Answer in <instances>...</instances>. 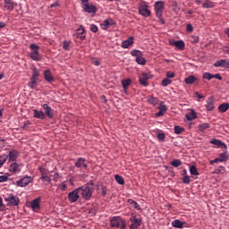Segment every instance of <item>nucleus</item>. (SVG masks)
<instances>
[{"label":"nucleus","mask_w":229,"mask_h":229,"mask_svg":"<svg viewBox=\"0 0 229 229\" xmlns=\"http://www.w3.org/2000/svg\"><path fill=\"white\" fill-rule=\"evenodd\" d=\"M40 75H41V70L38 69L37 67H32V76L30 77L28 87L31 89H37L38 85L40 84Z\"/></svg>","instance_id":"nucleus-1"},{"label":"nucleus","mask_w":229,"mask_h":229,"mask_svg":"<svg viewBox=\"0 0 229 229\" xmlns=\"http://www.w3.org/2000/svg\"><path fill=\"white\" fill-rule=\"evenodd\" d=\"M80 193H81L84 199L89 201L91 199L92 193L94 191L93 184H87L86 186L80 187Z\"/></svg>","instance_id":"nucleus-2"},{"label":"nucleus","mask_w":229,"mask_h":229,"mask_svg":"<svg viewBox=\"0 0 229 229\" xmlns=\"http://www.w3.org/2000/svg\"><path fill=\"white\" fill-rule=\"evenodd\" d=\"M131 225H130V229H139V227L140 226L141 223H142V219L140 217V216L139 215H135V213H132L131 215Z\"/></svg>","instance_id":"nucleus-3"},{"label":"nucleus","mask_w":229,"mask_h":229,"mask_svg":"<svg viewBox=\"0 0 229 229\" xmlns=\"http://www.w3.org/2000/svg\"><path fill=\"white\" fill-rule=\"evenodd\" d=\"M139 13L145 18H148L150 16L151 12L146 1H141V3L139 4Z\"/></svg>","instance_id":"nucleus-4"},{"label":"nucleus","mask_w":229,"mask_h":229,"mask_svg":"<svg viewBox=\"0 0 229 229\" xmlns=\"http://www.w3.org/2000/svg\"><path fill=\"white\" fill-rule=\"evenodd\" d=\"M111 226L114 228L125 229L126 222L125 220H123L120 216H114L111 219Z\"/></svg>","instance_id":"nucleus-5"},{"label":"nucleus","mask_w":229,"mask_h":229,"mask_svg":"<svg viewBox=\"0 0 229 229\" xmlns=\"http://www.w3.org/2000/svg\"><path fill=\"white\" fill-rule=\"evenodd\" d=\"M4 201L8 202L7 206L9 207H16L21 204V199L18 196L13 195L11 193L9 196L4 198Z\"/></svg>","instance_id":"nucleus-6"},{"label":"nucleus","mask_w":229,"mask_h":229,"mask_svg":"<svg viewBox=\"0 0 229 229\" xmlns=\"http://www.w3.org/2000/svg\"><path fill=\"white\" fill-rule=\"evenodd\" d=\"M81 187L74 189L72 191L68 193V200L70 202H77L80 199Z\"/></svg>","instance_id":"nucleus-7"},{"label":"nucleus","mask_w":229,"mask_h":229,"mask_svg":"<svg viewBox=\"0 0 229 229\" xmlns=\"http://www.w3.org/2000/svg\"><path fill=\"white\" fill-rule=\"evenodd\" d=\"M164 7H165L164 1H157V3H155L154 8L156 11V15L157 16L158 19L162 18Z\"/></svg>","instance_id":"nucleus-8"},{"label":"nucleus","mask_w":229,"mask_h":229,"mask_svg":"<svg viewBox=\"0 0 229 229\" xmlns=\"http://www.w3.org/2000/svg\"><path fill=\"white\" fill-rule=\"evenodd\" d=\"M83 4V9L85 12L88 13H96L97 12V7L93 4H89V0H81Z\"/></svg>","instance_id":"nucleus-9"},{"label":"nucleus","mask_w":229,"mask_h":229,"mask_svg":"<svg viewBox=\"0 0 229 229\" xmlns=\"http://www.w3.org/2000/svg\"><path fill=\"white\" fill-rule=\"evenodd\" d=\"M74 165L78 169H87L89 166V163L85 157H78Z\"/></svg>","instance_id":"nucleus-10"},{"label":"nucleus","mask_w":229,"mask_h":229,"mask_svg":"<svg viewBox=\"0 0 229 229\" xmlns=\"http://www.w3.org/2000/svg\"><path fill=\"white\" fill-rule=\"evenodd\" d=\"M42 108L44 109L45 118H47V117L54 118L55 117L53 108L51 106H49V105H47V103H44L42 105Z\"/></svg>","instance_id":"nucleus-11"},{"label":"nucleus","mask_w":229,"mask_h":229,"mask_svg":"<svg viewBox=\"0 0 229 229\" xmlns=\"http://www.w3.org/2000/svg\"><path fill=\"white\" fill-rule=\"evenodd\" d=\"M40 202H41V198L40 196L38 198H36V199H33L30 202V208L34 211H39L41 207H40Z\"/></svg>","instance_id":"nucleus-12"},{"label":"nucleus","mask_w":229,"mask_h":229,"mask_svg":"<svg viewBox=\"0 0 229 229\" xmlns=\"http://www.w3.org/2000/svg\"><path fill=\"white\" fill-rule=\"evenodd\" d=\"M33 182V177L26 176V177H23L21 180H19L17 182V184L20 187H26L30 184V182Z\"/></svg>","instance_id":"nucleus-13"},{"label":"nucleus","mask_w":229,"mask_h":229,"mask_svg":"<svg viewBox=\"0 0 229 229\" xmlns=\"http://www.w3.org/2000/svg\"><path fill=\"white\" fill-rule=\"evenodd\" d=\"M9 171L10 173H13V174L21 173V165H19V163H17L16 161H14L13 163H11L9 166Z\"/></svg>","instance_id":"nucleus-14"},{"label":"nucleus","mask_w":229,"mask_h":229,"mask_svg":"<svg viewBox=\"0 0 229 229\" xmlns=\"http://www.w3.org/2000/svg\"><path fill=\"white\" fill-rule=\"evenodd\" d=\"M150 76L148 73L140 74L139 81L140 84L144 85V87L148 86V80H149Z\"/></svg>","instance_id":"nucleus-15"},{"label":"nucleus","mask_w":229,"mask_h":229,"mask_svg":"<svg viewBox=\"0 0 229 229\" xmlns=\"http://www.w3.org/2000/svg\"><path fill=\"white\" fill-rule=\"evenodd\" d=\"M44 78L49 83L55 82V76H53L51 70H45Z\"/></svg>","instance_id":"nucleus-16"},{"label":"nucleus","mask_w":229,"mask_h":229,"mask_svg":"<svg viewBox=\"0 0 229 229\" xmlns=\"http://www.w3.org/2000/svg\"><path fill=\"white\" fill-rule=\"evenodd\" d=\"M214 65L215 67H225V69H229V59L216 61Z\"/></svg>","instance_id":"nucleus-17"},{"label":"nucleus","mask_w":229,"mask_h":229,"mask_svg":"<svg viewBox=\"0 0 229 229\" xmlns=\"http://www.w3.org/2000/svg\"><path fill=\"white\" fill-rule=\"evenodd\" d=\"M8 157L11 162H15L17 157H19V151H17V149H11V151H9Z\"/></svg>","instance_id":"nucleus-18"},{"label":"nucleus","mask_w":229,"mask_h":229,"mask_svg":"<svg viewBox=\"0 0 229 229\" xmlns=\"http://www.w3.org/2000/svg\"><path fill=\"white\" fill-rule=\"evenodd\" d=\"M33 117L38 118L39 120H45L46 114L44 111H38V109H33Z\"/></svg>","instance_id":"nucleus-19"},{"label":"nucleus","mask_w":229,"mask_h":229,"mask_svg":"<svg viewBox=\"0 0 229 229\" xmlns=\"http://www.w3.org/2000/svg\"><path fill=\"white\" fill-rule=\"evenodd\" d=\"M133 43H134V38L131 37L127 40L122 41V47L128 48V47H131L133 45Z\"/></svg>","instance_id":"nucleus-20"},{"label":"nucleus","mask_w":229,"mask_h":229,"mask_svg":"<svg viewBox=\"0 0 229 229\" xmlns=\"http://www.w3.org/2000/svg\"><path fill=\"white\" fill-rule=\"evenodd\" d=\"M211 144H213L214 146H216L218 148H227V145L225 144V142H223V140H212Z\"/></svg>","instance_id":"nucleus-21"},{"label":"nucleus","mask_w":229,"mask_h":229,"mask_svg":"<svg viewBox=\"0 0 229 229\" xmlns=\"http://www.w3.org/2000/svg\"><path fill=\"white\" fill-rule=\"evenodd\" d=\"M158 109L159 111L157 112L156 117H162L167 111V106H165V105H160Z\"/></svg>","instance_id":"nucleus-22"},{"label":"nucleus","mask_w":229,"mask_h":229,"mask_svg":"<svg viewBox=\"0 0 229 229\" xmlns=\"http://www.w3.org/2000/svg\"><path fill=\"white\" fill-rule=\"evenodd\" d=\"M136 63L138 64H140V65H145L146 63H147L146 58H144V56H142V52L141 51H140L138 58H136Z\"/></svg>","instance_id":"nucleus-23"},{"label":"nucleus","mask_w":229,"mask_h":229,"mask_svg":"<svg viewBox=\"0 0 229 229\" xmlns=\"http://www.w3.org/2000/svg\"><path fill=\"white\" fill-rule=\"evenodd\" d=\"M207 110L208 111H214L215 109V105H214V100L211 98H208L207 100Z\"/></svg>","instance_id":"nucleus-24"},{"label":"nucleus","mask_w":229,"mask_h":229,"mask_svg":"<svg viewBox=\"0 0 229 229\" xmlns=\"http://www.w3.org/2000/svg\"><path fill=\"white\" fill-rule=\"evenodd\" d=\"M228 151H227V148L224 149L223 153L219 154V159L220 162H226V160H228Z\"/></svg>","instance_id":"nucleus-25"},{"label":"nucleus","mask_w":229,"mask_h":229,"mask_svg":"<svg viewBox=\"0 0 229 229\" xmlns=\"http://www.w3.org/2000/svg\"><path fill=\"white\" fill-rule=\"evenodd\" d=\"M215 5L216 4L210 0H206L205 3L202 4V7L204 9H212L213 7H215Z\"/></svg>","instance_id":"nucleus-26"},{"label":"nucleus","mask_w":229,"mask_h":229,"mask_svg":"<svg viewBox=\"0 0 229 229\" xmlns=\"http://www.w3.org/2000/svg\"><path fill=\"white\" fill-rule=\"evenodd\" d=\"M183 222L179 219L173 220L172 222V226H174V228H183Z\"/></svg>","instance_id":"nucleus-27"},{"label":"nucleus","mask_w":229,"mask_h":229,"mask_svg":"<svg viewBox=\"0 0 229 229\" xmlns=\"http://www.w3.org/2000/svg\"><path fill=\"white\" fill-rule=\"evenodd\" d=\"M114 24H115V22H114V19H106L102 23L103 27H105L106 29H107L111 25H114Z\"/></svg>","instance_id":"nucleus-28"},{"label":"nucleus","mask_w":229,"mask_h":229,"mask_svg":"<svg viewBox=\"0 0 229 229\" xmlns=\"http://www.w3.org/2000/svg\"><path fill=\"white\" fill-rule=\"evenodd\" d=\"M32 52H30V55H35L40 50V47L38 45H36V43H32L30 47Z\"/></svg>","instance_id":"nucleus-29"},{"label":"nucleus","mask_w":229,"mask_h":229,"mask_svg":"<svg viewBox=\"0 0 229 229\" xmlns=\"http://www.w3.org/2000/svg\"><path fill=\"white\" fill-rule=\"evenodd\" d=\"M196 81H197V78H196V76H194L193 74L188 76V77L185 79L186 84H189V85L194 84V82H196Z\"/></svg>","instance_id":"nucleus-30"},{"label":"nucleus","mask_w":229,"mask_h":229,"mask_svg":"<svg viewBox=\"0 0 229 229\" xmlns=\"http://www.w3.org/2000/svg\"><path fill=\"white\" fill-rule=\"evenodd\" d=\"M30 58L34 60V62H41L42 55L39 51H38L35 55H30Z\"/></svg>","instance_id":"nucleus-31"},{"label":"nucleus","mask_w":229,"mask_h":229,"mask_svg":"<svg viewBox=\"0 0 229 229\" xmlns=\"http://www.w3.org/2000/svg\"><path fill=\"white\" fill-rule=\"evenodd\" d=\"M148 102L156 106V105L158 104L159 100L158 98H154L153 96H148Z\"/></svg>","instance_id":"nucleus-32"},{"label":"nucleus","mask_w":229,"mask_h":229,"mask_svg":"<svg viewBox=\"0 0 229 229\" xmlns=\"http://www.w3.org/2000/svg\"><path fill=\"white\" fill-rule=\"evenodd\" d=\"M128 202L130 206H131L133 208H136V210H141V207L140 206V204H138L136 200L129 199Z\"/></svg>","instance_id":"nucleus-33"},{"label":"nucleus","mask_w":229,"mask_h":229,"mask_svg":"<svg viewBox=\"0 0 229 229\" xmlns=\"http://www.w3.org/2000/svg\"><path fill=\"white\" fill-rule=\"evenodd\" d=\"M5 9L7 10H13L14 9V3L12 0H4Z\"/></svg>","instance_id":"nucleus-34"},{"label":"nucleus","mask_w":229,"mask_h":229,"mask_svg":"<svg viewBox=\"0 0 229 229\" xmlns=\"http://www.w3.org/2000/svg\"><path fill=\"white\" fill-rule=\"evenodd\" d=\"M174 45L178 49H184V47H185V43L183 40L174 41Z\"/></svg>","instance_id":"nucleus-35"},{"label":"nucleus","mask_w":229,"mask_h":229,"mask_svg":"<svg viewBox=\"0 0 229 229\" xmlns=\"http://www.w3.org/2000/svg\"><path fill=\"white\" fill-rule=\"evenodd\" d=\"M131 84V79H123V81H122V86L125 90L128 89V87H130Z\"/></svg>","instance_id":"nucleus-36"},{"label":"nucleus","mask_w":229,"mask_h":229,"mask_svg":"<svg viewBox=\"0 0 229 229\" xmlns=\"http://www.w3.org/2000/svg\"><path fill=\"white\" fill-rule=\"evenodd\" d=\"M218 108L220 112H226L229 109V103H222Z\"/></svg>","instance_id":"nucleus-37"},{"label":"nucleus","mask_w":229,"mask_h":229,"mask_svg":"<svg viewBox=\"0 0 229 229\" xmlns=\"http://www.w3.org/2000/svg\"><path fill=\"white\" fill-rule=\"evenodd\" d=\"M190 173L191 174V175H199V172H198L197 166H195L194 165L190 166Z\"/></svg>","instance_id":"nucleus-38"},{"label":"nucleus","mask_w":229,"mask_h":229,"mask_svg":"<svg viewBox=\"0 0 229 229\" xmlns=\"http://www.w3.org/2000/svg\"><path fill=\"white\" fill-rule=\"evenodd\" d=\"M171 165L174 166V168H178V166H181V165H182V162L179 158H175L172 161Z\"/></svg>","instance_id":"nucleus-39"},{"label":"nucleus","mask_w":229,"mask_h":229,"mask_svg":"<svg viewBox=\"0 0 229 229\" xmlns=\"http://www.w3.org/2000/svg\"><path fill=\"white\" fill-rule=\"evenodd\" d=\"M208 127H210V124H208V123H202V124L199 125V129L201 131H207V129H208Z\"/></svg>","instance_id":"nucleus-40"},{"label":"nucleus","mask_w":229,"mask_h":229,"mask_svg":"<svg viewBox=\"0 0 229 229\" xmlns=\"http://www.w3.org/2000/svg\"><path fill=\"white\" fill-rule=\"evenodd\" d=\"M8 157H9L8 154H2V156H0L2 167L4 166V165L5 164V162H7Z\"/></svg>","instance_id":"nucleus-41"},{"label":"nucleus","mask_w":229,"mask_h":229,"mask_svg":"<svg viewBox=\"0 0 229 229\" xmlns=\"http://www.w3.org/2000/svg\"><path fill=\"white\" fill-rule=\"evenodd\" d=\"M184 131L185 129H183V127H181L180 125L174 126V133H176L177 135H181V133H182V131Z\"/></svg>","instance_id":"nucleus-42"},{"label":"nucleus","mask_w":229,"mask_h":229,"mask_svg":"<svg viewBox=\"0 0 229 229\" xmlns=\"http://www.w3.org/2000/svg\"><path fill=\"white\" fill-rule=\"evenodd\" d=\"M172 84V79H169L168 76H166V78L163 79L162 81V85L164 87H167V85Z\"/></svg>","instance_id":"nucleus-43"},{"label":"nucleus","mask_w":229,"mask_h":229,"mask_svg":"<svg viewBox=\"0 0 229 229\" xmlns=\"http://www.w3.org/2000/svg\"><path fill=\"white\" fill-rule=\"evenodd\" d=\"M114 179L116 180V182L119 183V184H124V178L123 177H122V175H118V174H116V175H114Z\"/></svg>","instance_id":"nucleus-44"},{"label":"nucleus","mask_w":229,"mask_h":229,"mask_svg":"<svg viewBox=\"0 0 229 229\" xmlns=\"http://www.w3.org/2000/svg\"><path fill=\"white\" fill-rule=\"evenodd\" d=\"M77 31L78 32L75 34V36H77V38H80L81 34H84L85 33V28L83 27V25H81V27L78 28Z\"/></svg>","instance_id":"nucleus-45"},{"label":"nucleus","mask_w":229,"mask_h":229,"mask_svg":"<svg viewBox=\"0 0 229 229\" xmlns=\"http://www.w3.org/2000/svg\"><path fill=\"white\" fill-rule=\"evenodd\" d=\"M214 78V74H212V73H209V72H205V73H203V79L204 80H208V81H210V80H212Z\"/></svg>","instance_id":"nucleus-46"},{"label":"nucleus","mask_w":229,"mask_h":229,"mask_svg":"<svg viewBox=\"0 0 229 229\" xmlns=\"http://www.w3.org/2000/svg\"><path fill=\"white\" fill-rule=\"evenodd\" d=\"M186 118H187V120H189V121L194 120L195 118H197V114H196V112H191V114L186 115Z\"/></svg>","instance_id":"nucleus-47"},{"label":"nucleus","mask_w":229,"mask_h":229,"mask_svg":"<svg viewBox=\"0 0 229 229\" xmlns=\"http://www.w3.org/2000/svg\"><path fill=\"white\" fill-rule=\"evenodd\" d=\"M70 47H71L70 41L64 40V43H63V48H64L65 51H69Z\"/></svg>","instance_id":"nucleus-48"},{"label":"nucleus","mask_w":229,"mask_h":229,"mask_svg":"<svg viewBox=\"0 0 229 229\" xmlns=\"http://www.w3.org/2000/svg\"><path fill=\"white\" fill-rule=\"evenodd\" d=\"M41 180H43V182H51L52 180L49 177V175H47V173L45 174V175H43L42 177H40Z\"/></svg>","instance_id":"nucleus-49"},{"label":"nucleus","mask_w":229,"mask_h":229,"mask_svg":"<svg viewBox=\"0 0 229 229\" xmlns=\"http://www.w3.org/2000/svg\"><path fill=\"white\" fill-rule=\"evenodd\" d=\"M59 189H61V191H64L67 189V182H61V184H59Z\"/></svg>","instance_id":"nucleus-50"},{"label":"nucleus","mask_w":229,"mask_h":229,"mask_svg":"<svg viewBox=\"0 0 229 229\" xmlns=\"http://www.w3.org/2000/svg\"><path fill=\"white\" fill-rule=\"evenodd\" d=\"M182 182L185 184H190V182H191V177H189V175H187L186 174L185 176L182 178Z\"/></svg>","instance_id":"nucleus-51"},{"label":"nucleus","mask_w":229,"mask_h":229,"mask_svg":"<svg viewBox=\"0 0 229 229\" xmlns=\"http://www.w3.org/2000/svg\"><path fill=\"white\" fill-rule=\"evenodd\" d=\"M140 54V53L138 49H132V51H131V55L136 56V58H139Z\"/></svg>","instance_id":"nucleus-52"},{"label":"nucleus","mask_w":229,"mask_h":229,"mask_svg":"<svg viewBox=\"0 0 229 229\" xmlns=\"http://www.w3.org/2000/svg\"><path fill=\"white\" fill-rule=\"evenodd\" d=\"M8 174L0 175V182H8Z\"/></svg>","instance_id":"nucleus-53"},{"label":"nucleus","mask_w":229,"mask_h":229,"mask_svg":"<svg viewBox=\"0 0 229 229\" xmlns=\"http://www.w3.org/2000/svg\"><path fill=\"white\" fill-rule=\"evenodd\" d=\"M90 30L93 33H98V28L97 25H95L94 23H92V25H90Z\"/></svg>","instance_id":"nucleus-54"},{"label":"nucleus","mask_w":229,"mask_h":229,"mask_svg":"<svg viewBox=\"0 0 229 229\" xmlns=\"http://www.w3.org/2000/svg\"><path fill=\"white\" fill-rule=\"evenodd\" d=\"M5 210V206L3 202V198L0 196V211H4Z\"/></svg>","instance_id":"nucleus-55"},{"label":"nucleus","mask_w":229,"mask_h":229,"mask_svg":"<svg viewBox=\"0 0 229 229\" xmlns=\"http://www.w3.org/2000/svg\"><path fill=\"white\" fill-rule=\"evenodd\" d=\"M186 30L187 31H189L190 33H191L193 31V27L191 25V23H187L186 25Z\"/></svg>","instance_id":"nucleus-56"},{"label":"nucleus","mask_w":229,"mask_h":229,"mask_svg":"<svg viewBox=\"0 0 229 229\" xmlns=\"http://www.w3.org/2000/svg\"><path fill=\"white\" fill-rule=\"evenodd\" d=\"M166 76L170 80V78H174L175 73H174V72H167Z\"/></svg>","instance_id":"nucleus-57"},{"label":"nucleus","mask_w":229,"mask_h":229,"mask_svg":"<svg viewBox=\"0 0 229 229\" xmlns=\"http://www.w3.org/2000/svg\"><path fill=\"white\" fill-rule=\"evenodd\" d=\"M91 63H92V64H94V65H100V61L98 60V58H92Z\"/></svg>","instance_id":"nucleus-58"},{"label":"nucleus","mask_w":229,"mask_h":229,"mask_svg":"<svg viewBox=\"0 0 229 229\" xmlns=\"http://www.w3.org/2000/svg\"><path fill=\"white\" fill-rule=\"evenodd\" d=\"M157 138L159 140H165V133H158Z\"/></svg>","instance_id":"nucleus-59"},{"label":"nucleus","mask_w":229,"mask_h":229,"mask_svg":"<svg viewBox=\"0 0 229 229\" xmlns=\"http://www.w3.org/2000/svg\"><path fill=\"white\" fill-rule=\"evenodd\" d=\"M107 195V187L102 186V196Z\"/></svg>","instance_id":"nucleus-60"},{"label":"nucleus","mask_w":229,"mask_h":229,"mask_svg":"<svg viewBox=\"0 0 229 229\" xmlns=\"http://www.w3.org/2000/svg\"><path fill=\"white\" fill-rule=\"evenodd\" d=\"M213 76H214V78H216V80H219V81H222V80H223L221 74H219V73L213 74Z\"/></svg>","instance_id":"nucleus-61"},{"label":"nucleus","mask_w":229,"mask_h":229,"mask_svg":"<svg viewBox=\"0 0 229 229\" xmlns=\"http://www.w3.org/2000/svg\"><path fill=\"white\" fill-rule=\"evenodd\" d=\"M225 166H219V168L216 170V173H225Z\"/></svg>","instance_id":"nucleus-62"},{"label":"nucleus","mask_w":229,"mask_h":229,"mask_svg":"<svg viewBox=\"0 0 229 229\" xmlns=\"http://www.w3.org/2000/svg\"><path fill=\"white\" fill-rule=\"evenodd\" d=\"M40 174H41V177H43V175H46V169L44 168H39Z\"/></svg>","instance_id":"nucleus-63"},{"label":"nucleus","mask_w":229,"mask_h":229,"mask_svg":"<svg viewBox=\"0 0 229 229\" xmlns=\"http://www.w3.org/2000/svg\"><path fill=\"white\" fill-rule=\"evenodd\" d=\"M5 145V140H0V148H2V147H4Z\"/></svg>","instance_id":"nucleus-64"}]
</instances>
